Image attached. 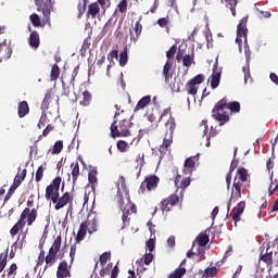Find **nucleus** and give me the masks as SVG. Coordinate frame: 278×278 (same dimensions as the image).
I'll list each match as a JSON object with an SVG mask.
<instances>
[{"label":"nucleus","instance_id":"f257e3e1","mask_svg":"<svg viewBox=\"0 0 278 278\" xmlns=\"http://www.w3.org/2000/svg\"><path fill=\"white\" fill-rule=\"evenodd\" d=\"M224 110H230L232 114H239L240 102H229L227 97H224L215 104L214 109L212 110V116L222 126L225 125V123H229V115H227V113H225Z\"/></svg>","mask_w":278,"mask_h":278},{"label":"nucleus","instance_id":"f03ea898","mask_svg":"<svg viewBox=\"0 0 278 278\" xmlns=\"http://www.w3.org/2000/svg\"><path fill=\"white\" fill-rule=\"evenodd\" d=\"M168 118L165 123V129L166 134L163 139V143L160 146L159 151L161 155H166L170 149V144H173V134L175 131V118H173V115H170V109H165L160 117V123L164 121V118Z\"/></svg>","mask_w":278,"mask_h":278},{"label":"nucleus","instance_id":"7ed1b4c3","mask_svg":"<svg viewBox=\"0 0 278 278\" xmlns=\"http://www.w3.org/2000/svg\"><path fill=\"white\" fill-rule=\"evenodd\" d=\"M237 173H238L239 179L238 178L233 179L231 195L227 204L228 214H229V210H231V203H236V201H238L239 199H242V182L249 180V172L247 170V168L241 167L238 169Z\"/></svg>","mask_w":278,"mask_h":278},{"label":"nucleus","instance_id":"20e7f679","mask_svg":"<svg viewBox=\"0 0 278 278\" xmlns=\"http://www.w3.org/2000/svg\"><path fill=\"white\" fill-rule=\"evenodd\" d=\"M134 123H131V119L123 118L119 122L114 121L111 125V138H129L131 136V126Z\"/></svg>","mask_w":278,"mask_h":278},{"label":"nucleus","instance_id":"39448f33","mask_svg":"<svg viewBox=\"0 0 278 278\" xmlns=\"http://www.w3.org/2000/svg\"><path fill=\"white\" fill-rule=\"evenodd\" d=\"M116 199H117L118 206L123 212V215H122L123 225L124 227H127L130 220L129 214H136L137 212L136 204L131 203V201L127 203V201L123 200V193L121 191L117 193Z\"/></svg>","mask_w":278,"mask_h":278},{"label":"nucleus","instance_id":"423d86ee","mask_svg":"<svg viewBox=\"0 0 278 278\" xmlns=\"http://www.w3.org/2000/svg\"><path fill=\"white\" fill-rule=\"evenodd\" d=\"M60 249H62V236L59 235L55 240L53 241L52 245L50 247L48 254L46 255V266L47 268H51L53 264L58 262V254L60 253Z\"/></svg>","mask_w":278,"mask_h":278},{"label":"nucleus","instance_id":"0eeeda50","mask_svg":"<svg viewBox=\"0 0 278 278\" xmlns=\"http://www.w3.org/2000/svg\"><path fill=\"white\" fill-rule=\"evenodd\" d=\"M62 184V177H55L49 186L46 187L45 198L47 201H52V203H58L60 199V186Z\"/></svg>","mask_w":278,"mask_h":278},{"label":"nucleus","instance_id":"6e6552de","mask_svg":"<svg viewBox=\"0 0 278 278\" xmlns=\"http://www.w3.org/2000/svg\"><path fill=\"white\" fill-rule=\"evenodd\" d=\"M160 184V177L155 175H149L144 177V180L141 182L139 192L144 194V192H151L153 190H157V186Z\"/></svg>","mask_w":278,"mask_h":278},{"label":"nucleus","instance_id":"1a4fd4ad","mask_svg":"<svg viewBox=\"0 0 278 278\" xmlns=\"http://www.w3.org/2000/svg\"><path fill=\"white\" fill-rule=\"evenodd\" d=\"M249 18L243 17L237 26V38L236 43L238 45L240 51H242V38H244V45H247V34H249V29L247 28V22Z\"/></svg>","mask_w":278,"mask_h":278},{"label":"nucleus","instance_id":"9d476101","mask_svg":"<svg viewBox=\"0 0 278 278\" xmlns=\"http://www.w3.org/2000/svg\"><path fill=\"white\" fill-rule=\"evenodd\" d=\"M38 12H42L46 21H49L51 16V10H53L52 0H34Z\"/></svg>","mask_w":278,"mask_h":278},{"label":"nucleus","instance_id":"9b49d317","mask_svg":"<svg viewBox=\"0 0 278 278\" xmlns=\"http://www.w3.org/2000/svg\"><path fill=\"white\" fill-rule=\"evenodd\" d=\"M203 81H205V76H203V74H199L190 79L186 84L188 94H192V97H195L197 92H199V86H201Z\"/></svg>","mask_w":278,"mask_h":278},{"label":"nucleus","instance_id":"f8f14e48","mask_svg":"<svg viewBox=\"0 0 278 278\" xmlns=\"http://www.w3.org/2000/svg\"><path fill=\"white\" fill-rule=\"evenodd\" d=\"M179 201H181V198H179L177 193H173L169 197L163 199L160 202L159 207L162 212H170V208L175 207V205H177Z\"/></svg>","mask_w":278,"mask_h":278},{"label":"nucleus","instance_id":"ddd939ff","mask_svg":"<svg viewBox=\"0 0 278 278\" xmlns=\"http://www.w3.org/2000/svg\"><path fill=\"white\" fill-rule=\"evenodd\" d=\"M36 218H38V210H30L29 207L24 208L20 216V220L26 223L28 227H31L36 223Z\"/></svg>","mask_w":278,"mask_h":278},{"label":"nucleus","instance_id":"4468645a","mask_svg":"<svg viewBox=\"0 0 278 278\" xmlns=\"http://www.w3.org/2000/svg\"><path fill=\"white\" fill-rule=\"evenodd\" d=\"M175 187L177 188L176 192H179L180 189V200L184 199V190L190 186V177L182 178L181 175L177 174L174 179Z\"/></svg>","mask_w":278,"mask_h":278},{"label":"nucleus","instance_id":"2eb2a0df","mask_svg":"<svg viewBox=\"0 0 278 278\" xmlns=\"http://www.w3.org/2000/svg\"><path fill=\"white\" fill-rule=\"evenodd\" d=\"M198 162H199V154L186 159L184 163V169H182L184 175H192V173H194L197 168Z\"/></svg>","mask_w":278,"mask_h":278},{"label":"nucleus","instance_id":"dca6fc26","mask_svg":"<svg viewBox=\"0 0 278 278\" xmlns=\"http://www.w3.org/2000/svg\"><path fill=\"white\" fill-rule=\"evenodd\" d=\"M12 58V41L4 40L0 43V62Z\"/></svg>","mask_w":278,"mask_h":278},{"label":"nucleus","instance_id":"f3484780","mask_svg":"<svg viewBox=\"0 0 278 278\" xmlns=\"http://www.w3.org/2000/svg\"><path fill=\"white\" fill-rule=\"evenodd\" d=\"M247 207V202L245 201H241L237 204V206H235L231 211V218L235 222V225H237L238 223H240V216H242V214H244V208Z\"/></svg>","mask_w":278,"mask_h":278},{"label":"nucleus","instance_id":"a211bd4d","mask_svg":"<svg viewBox=\"0 0 278 278\" xmlns=\"http://www.w3.org/2000/svg\"><path fill=\"white\" fill-rule=\"evenodd\" d=\"M223 71L218 68V61L214 63L213 73L211 75V88L216 90V87L220 84V75Z\"/></svg>","mask_w":278,"mask_h":278},{"label":"nucleus","instance_id":"6ab92c4d","mask_svg":"<svg viewBox=\"0 0 278 278\" xmlns=\"http://www.w3.org/2000/svg\"><path fill=\"white\" fill-rule=\"evenodd\" d=\"M71 265L68 262L62 261L59 263L58 270H56V278H71Z\"/></svg>","mask_w":278,"mask_h":278},{"label":"nucleus","instance_id":"aec40b11","mask_svg":"<svg viewBox=\"0 0 278 278\" xmlns=\"http://www.w3.org/2000/svg\"><path fill=\"white\" fill-rule=\"evenodd\" d=\"M119 192L123 194V201H126V203H129V201H131V195H129V189H127V184L125 182V177L123 176L119 178V184H117V194Z\"/></svg>","mask_w":278,"mask_h":278},{"label":"nucleus","instance_id":"412c9836","mask_svg":"<svg viewBox=\"0 0 278 278\" xmlns=\"http://www.w3.org/2000/svg\"><path fill=\"white\" fill-rule=\"evenodd\" d=\"M71 201H72L71 192L66 191L65 193H63L62 197L59 195V199L56 200V202H52V203L54 204V210L60 211L62 210V207H66V205H68Z\"/></svg>","mask_w":278,"mask_h":278},{"label":"nucleus","instance_id":"4be33fe9","mask_svg":"<svg viewBox=\"0 0 278 278\" xmlns=\"http://www.w3.org/2000/svg\"><path fill=\"white\" fill-rule=\"evenodd\" d=\"M141 34H142V24H140V21H137L132 29H129L130 41L138 42V40H140Z\"/></svg>","mask_w":278,"mask_h":278},{"label":"nucleus","instance_id":"5701e85b","mask_svg":"<svg viewBox=\"0 0 278 278\" xmlns=\"http://www.w3.org/2000/svg\"><path fill=\"white\" fill-rule=\"evenodd\" d=\"M210 242V236L201 232L195 241L192 244L191 251H194V247H200V249H203V247H207V243Z\"/></svg>","mask_w":278,"mask_h":278},{"label":"nucleus","instance_id":"b1692460","mask_svg":"<svg viewBox=\"0 0 278 278\" xmlns=\"http://www.w3.org/2000/svg\"><path fill=\"white\" fill-rule=\"evenodd\" d=\"M260 260L261 262H264L267 266H271L273 264V250H270V245L267 244V249L264 252V250H262L261 254H260Z\"/></svg>","mask_w":278,"mask_h":278},{"label":"nucleus","instance_id":"393cba45","mask_svg":"<svg viewBox=\"0 0 278 278\" xmlns=\"http://www.w3.org/2000/svg\"><path fill=\"white\" fill-rule=\"evenodd\" d=\"M53 99V92L48 91L45 94V98L41 102V111H42V116H47V110H49V105H51V100Z\"/></svg>","mask_w":278,"mask_h":278},{"label":"nucleus","instance_id":"a878e982","mask_svg":"<svg viewBox=\"0 0 278 278\" xmlns=\"http://www.w3.org/2000/svg\"><path fill=\"white\" fill-rule=\"evenodd\" d=\"M83 225H86L88 233L92 236V233L97 232L99 220L97 219V217H93L92 219H87L86 222H83Z\"/></svg>","mask_w":278,"mask_h":278},{"label":"nucleus","instance_id":"bb28decb","mask_svg":"<svg viewBox=\"0 0 278 278\" xmlns=\"http://www.w3.org/2000/svg\"><path fill=\"white\" fill-rule=\"evenodd\" d=\"M28 45L31 47V49H38L40 47V35L38 31L34 30L30 33L28 38Z\"/></svg>","mask_w":278,"mask_h":278},{"label":"nucleus","instance_id":"cd10ccee","mask_svg":"<svg viewBox=\"0 0 278 278\" xmlns=\"http://www.w3.org/2000/svg\"><path fill=\"white\" fill-rule=\"evenodd\" d=\"M144 270H147V268L142 267V264H138V267H137V273L139 275V278H151V275L149 274H146ZM128 278H136V271L129 269L128 270Z\"/></svg>","mask_w":278,"mask_h":278},{"label":"nucleus","instance_id":"c85d7f7f","mask_svg":"<svg viewBox=\"0 0 278 278\" xmlns=\"http://www.w3.org/2000/svg\"><path fill=\"white\" fill-rule=\"evenodd\" d=\"M100 12H101V7H99L98 2H92L91 4L88 5L87 16H90L91 18H97Z\"/></svg>","mask_w":278,"mask_h":278},{"label":"nucleus","instance_id":"c756f323","mask_svg":"<svg viewBox=\"0 0 278 278\" xmlns=\"http://www.w3.org/2000/svg\"><path fill=\"white\" fill-rule=\"evenodd\" d=\"M150 104H151V96H144L138 101L137 105L134 109V112H140V110H144V108H149Z\"/></svg>","mask_w":278,"mask_h":278},{"label":"nucleus","instance_id":"7c9ffc66","mask_svg":"<svg viewBox=\"0 0 278 278\" xmlns=\"http://www.w3.org/2000/svg\"><path fill=\"white\" fill-rule=\"evenodd\" d=\"M17 114H18L20 118H25V116H27V114H29V104L27 103V101L24 100L18 103Z\"/></svg>","mask_w":278,"mask_h":278},{"label":"nucleus","instance_id":"2f4dec72","mask_svg":"<svg viewBox=\"0 0 278 278\" xmlns=\"http://www.w3.org/2000/svg\"><path fill=\"white\" fill-rule=\"evenodd\" d=\"M98 172L97 167H91L88 173V181L91 185L92 190H94V186H97L99 179L97 178Z\"/></svg>","mask_w":278,"mask_h":278},{"label":"nucleus","instance_id":"473e14b6","mask_svg":"<svg viewBox=\"0 0 278 278\" xmlns=\"http://www.w3.org/2000/svg\"><path fill=\"white\" fill-rule=\"evenodd\" d=\"M156 24L159 27L165 28L167 34H170V16L160 17Z\"/></svg>","mask_w":278,"mask_h":278},{"label":"nucleus","instance_id":"72a5a7b5","mask_svg":"<svg viewBox=\"0 0 278 278\" xmlns=\"http://www.w3.org/2000/svg\"><path fill=\"white\" fill-rule=\"evenodd\" d=\"M86 233H88V228L86 227V224L81 223L79 226L78 232L75 237L77 244H79V242H81V240L86 238Z\"/></svg>","mask_w":278,"mask_h":278},{"label":"nucleus","instance_id":"f704fd0d","mask_svg":"<svg viewBox=\"0 0 278 278\" xmlns=\"http://www.w3.org/2000/svg\"><path fill=\"white\" fill-rule=\"evenodd\" d=\"M62 149H64V142L62 140L55 141L52 149L48 151L51 155H60L62 153Z\"/></svg>","mask_w":278,"mask_h":278},{"label":"nucleus","instance_id":"c9c22d12","mask_svg":"<svg viewBox=\"0 0 278 278\" xmlns=\"http://www.w3.org/2000/svg\"><path fill=\"white\" fill-rule=\"evenodd\" d=\"M26 222H22L21 219L17 220V223L11 228L10 233L12 238L18 233V231H23L25 228Z\"/></svg>","mask_w":278,"mask_h":278},{"label":"nucleus","instance_id":"e433bc0d","mask_svg":"<svg viewBox=\"0 0 278 278\" xmlns=\"http://www.w3.org/2000/svg\"><path fill=\"white\" fill-rule=\"evenodd\" d=\"M128 7H129V0H119L114 14H116V12H121V14H127Z\"/></svg>","mask_w":278,"mask_h":278},{"label":"nucleus","instance_id":"4c0bfd02","mask_svg":"<svg viewBox=\"0 0 278 278\" xmlns=\"http://www.w3.org/2000/svg\"><path fill=\"white\" fill-rule=\"evenodd\" d=\"M218 275V269L216 267H207L202 273V278H214Z\"/></svg>","mask_w":278,"mask_h":278},{"label":"nucleus","instance_id":"58836bf2","mask_svg":"<svg viewBox=\"0 0 278 278\" xmlns=\"http://www.w3.org/2000/svg\"><path fill=\"white\" fill-rule=\"evenodd\" d=\"M72 167V179H73V184L77 182V179H79V163H72L71 165Z\"/></svg>","mask_w":278,"mask_h":278},{"label":"nucleus","instance_id":"ea45409f","mask_svg":"<svg viewBox=\"0 0 278 278\" xmlns=\"http://www.w3.org/2000/svg\"><path fill=\"white\" fill-rule=\"evenodd\" d=\"M58 79H60V66L54 64L50 72V81H58Z\"/></svg>","mask_w":278,"mask_h":278},{"label":"nucleus","instance_id":"a19ab883","mask_svg":"<svg viewBox=\"0 0 278 278\" xmlns=\"http://www.w3.org/2000/svg\"><path fill=\"white\" fill-rule=\"evenodd\" d=\"M8 253L9 250L7 249L0 254V273H3V270H5V266H8Z\"/></svg>","mask_w":278,"mask_h":278},{"label":"nucleus","instance_id":"79ce46f5","mask_svg":"<svg viewBox=\"0 0 278 278\" xmlns=\"http://www.w3.org/2000/svg\"><path fill=\"white\" fill-rule=\"evenodd\" d=\"M26 177H27V169H23L22 172H18V174L14 177L13 184H17V186H21V184L25 181Z\"/></svg>","mask_w":278,"mask_h":278},{"label":"nucleus","instance_id":"37998d69","mask_svg":"<svg viewBox=\"0 0 278 278\" xmlns=\"http://www.w3.org/2000/svg\"><path fill=\"white\" fill-rule=\"evenodd\" d=\"M129 56L127 55V46L124 47L123 51L119 53V66H127Z\"/></svg>","mask_w":278,"mask_h":278},{"label":"nucleus","instance_id":"c03bdc74","mask_svg":"<svg viewBox=\"0 0 278 278\" xmlns=\"http://www.w3.org/2000/svg\"><path fill=\"white\" fill-rule=\"evenodd\" d=\"M90 101H92V94L90 91H84L83 92V100H80V105H84V108H87V105H90Z\"/></svg>","mask_w":278,"mask_h":278},{"label":"nucleus","instance_id":"a18cd8bd","mask_svg":"<svg viewBox=\"0 0 278 278\" xmlns=\"http://www.w3.org/2000/svg\"><path fill=\"white\" fill-rule=\"evenodd\" d=\"M186 275V267H178L168 275V278H181Z\"/></svg>","mask_w":278,"mask_h":278},{"label":"nucleus","instance_id":"49530a36","mask_svg":"<svg viewBox=\"0 0 278 278\" xmlns=\"http://www.w3.org/2000/svg\"><path fill=\"white\" fill-rule=\"evenodd\" d=\"M194 64V54H186L182 56V66H186V68H190Z\"/></svg>","mask_w":278,"mask_h":278},{"label":"nucleus","instance_id":"de8ad7c7","mask_svg":"<svg viewBox=\"0 0 278 278\" xmlns=\"http://www.w3.org/2000/svg\"><path fill=\"white\" fill-rule=\"evenodd\" d=\"M63 94L64 97H68L71 94V87L66 86V84H71V81H66V76L62 75L61 77Z\"/></svg>","mask_w":278,"mask_h":278},{"label":"nucleus","instance_id":"09e8293b","mask_svg":"<svg viewBox=\"0 0 278 278\" xmlns=\"http://www.w3.org/2000/svg\"><path fill=\"white\" fill-rule=\"evenodd\" d=\"M30 22L33 23L34 27H42V22L40 21V16L37 13H33L30 16Z\"/></svg>","mask_w":278,"mask_h":278},{"label":"nucleus","instance_id":"8fccbe9b","mask_svg":"<svg viewBox=\"0 0 278 278\" xmlns=\"http://www.w3.org/2000/svg\"><path fill=\"white\" fill-rule=\"evenodd\" d=\"M108 260H112V253L111 252H104L100 256V266H105L108 264Z\"/></svg>","mask_w":278,"mask_h":278},{"label":"nucleus","instance_id":"3c124183","mask_svg":"<svg viewBox=\"0 0 278 278\" xmlns=\"http://www.w3.org/2000/svg\"><path fill=\"white\" fill-rule=\"evenodd\" d=\"M45 175V167H42V165H40L38 168H37V172L35 174V181L40 182L42 181V177Z\"/></svg>","mask_w":278,"mask_h":278},{"label":"nucleus","instance_id":"603ef678","mask_svg":"<svg viewBox=\"0 0 278 278\" xmlns=\"http://www.w3.org/2000/svg\"><path fill=\"white\" fill-rule=\"evenodd\" d=\"M116 147L121 151V153H126L127 152L128 144L126 143L125 140H118L117 143H116Z\"/></svg>","mask_w":278,"mask_h":278},{"label":"nucleus","instance_id":"864d4df0","mask_svg":"<svg viewBox=\"0 0 278 278\" xmlns=\"http://www.w3.org/2000/svg\"><path fill=\"white\" fill-rule=\"evenodd\" d=\"M40 249H41V251H40L38 260H37V266H42L47 258L46 252H45V250H42V247Z\"/></svg>","mask_w":278,"mask_h":278},{"label":"nucleus","instance_id":"5fc2aeb1","mask_svg":"<svg viewBox=\"0 0 278 278\" xmlns=\"http://www.w3.org/2000/svg\"><path fill=\"white\" fill-rule=\"evenodd\" d=\"M112 268H113L112 263H109L105 267H103L100 270V277H105V275H109L110 273H112Z\"/></svg>","mask_w":278,"mask_h":278},{"label":"nucleus","instance_id":"6e6d98bb","mask_svg":"<svg viewBox=\"0 0 278 278\" xmlns=\"http://www.w3.org/2000/svg\"><path fill=\"white\" fill-rule=\"evenodd\" d=\"M97 3L102 10H108L112 5V0H97Z\"/></svg>","mask_w":278,"mask_h":278},{"label":"nucleus","instance_id":"4d7b16f0","mask_svg":"<svg viewBox=\"0 0 278 278\" xmlns=\"http://www.w3.org/2000/svg\"><path fill=\"white\" fill-rule=\"evenodd\" d=\"M250 63H247L245 66H243L242 71L244 73V81H249V77H251V67L249 65Z\"/></svg>","mask_w":278,"mask_h":278},{"label":"nucleus","instance_id":"13d9d810","mask_svg":"<svg viewBox=\"0 0 278 278\" xmlns=\"http://www.w3.org/2000/svg\"><path fill=\"white\" fill-rule=\"evenodd\" d=\"M77 75H79V65H77L73 73H72V76H71V79H70V85L71 86H75V77H77Z\"/></svg>","mask_w":278,"mask_h":278},{"label":"nucleus","instance_id":"bf43d9fd","mask_svg":"<svg viewBox=\"0 0 278 278\" xmlns=\"http://www.w3.org/2000/svg\"><path fill=\"white\" fill-rule=\"evenodd\" d=\"M170 68H173V65L169 62H166L163 67V76L165 79H168V73H170Z\"/></svg>","mask_w":278,"mask_h":278},{"label":"nucleus","instance_id":"052dcab7","mask_svg":"<svg viewBox=\"0 0 278 278\" xmlns=\"http://www.w3.org/2000/svg\"><path fill=\"white\" fill-rule=\"evenodd\" d=\"M109 62H114V59L115 60H118V50H112L109 54H108V58Z\"/></svg>","mask_w":278,"mask_h":278},{"label":"nucleus","instance_id":"680f3d73","mask_svg":"<svg viewBox=\"0 0 278 278\" xmlns=\"http://www.w3.org/2000/svg\"><path fill=\"white\" fill-rule=\"evenodd\" d=\"M175 53H177V46H172L169 50L166 52L167 60L175 58Z\"/></svg>","mask_w":278,"mask_h":278},{"label":"nucleus","instance_id":"e2e57ef3","mask_svg":"<svg viewBox=\"0 0 278 278\" xmlns=\"http://www.w3.org/2000/svg\"><path fill=\"white\" fill-rule=\"evenodd\" d=\"M146 247H147L148 251H150V253H153V251H155V240L149 239L146 242Z\"/></svg>","mask_w":278,"mask_h":278},{"label":"nucleus","instance_id":"0e129e2a","mask_svg":"<svg viewBox=\"0 0 278 278\" xmlns=\"http://www.w3.org/2000/svg\"><path fill=\"white\" fill-rule=\"evenodd\" d=\"M89 1L90 0H83V3L81 2L78 3L79 14H84V12H86V8H87Z\"/></svg>","mask_w":278,"mask_h":278},{"label":"nucleus","instance_id":"69168bd1","mask_svg":"<svg viewBox=\"0 0 278 278\" xmlns=\"http://www.w3.org/2000/svg\"><path fill=\"white\" fill-rule=\"evenodd\" d=\"M151 262H153V253H146L143 256V264H146V266H149Z\"/></svg>","mask_w":278,"mask_h":278},{"label":"nucleus","instance_id":"338daca9","mask_svg":"<svg viewBox=\"0 0 278 278\" xmlns=\"http://www.w3.org/2000/svg\"><path fill=\"white\" fill-rule=\"evenodd\" d=\"M77 253V245H71V250H70V257H71V264H73V262H75V254Z\"/></svg>","mask_w":278,"mask_h":278},{"label":"nucleus","instance_id":"774afa93","mask_svg":"<svg viewBox=\"0 0 278 278\" xmlns=\"http://www.w3.org/2000/svg\"><path fill=\"white\" fill-rule=\"evenodd\" d=\"M230 251H231V248H229V249L226 251V253H225L223 260L218 261V262L216 263V266L220 267V266H223V264H225V262L227 261V257H229V252H230Z\"/></svg>","mask_w":278,"mask_h":278}]
</instances>
